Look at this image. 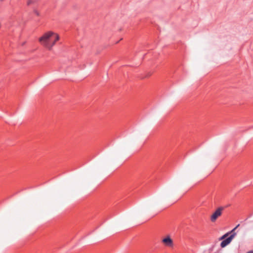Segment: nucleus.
<instances>
[{"mask_svg": "<svg viewBox=\"0 0 253 253\" xmlns=\"http://www.w3.org/2000/svg\"><path fill=\"white\" fill-rule=\"evenodd\" d=\"M32 2V0H29L27 2V3L28 5H29L30 4H31Z\"/></svg>", "mask_w": 253, "mask_h": 253, "instance_id": "0eeeda50", "label": "nucleus"}, {"mask_svg": "<svg viewBox=\"0 0 253 253\" xmlns=\"http://www.w3.org/2000/svg\"><path fill=\"white\" fill-rule=\"evenodd\" d=\"M34 12L35 14H36L37 16H39L40 13L37 10H35Z\"/></svg>", "mask_w": 253, "mask_h": 253, "instance_id": "39448f33", "label": "nucleus"}, {"mask_svg": "<svg viewBox=\"0 0 253 253\" xmlns=\"http://www.w3.org/2000/svg\"><path fill=\"white\" fill-rule=\"evenodd\" d=\"M223 209V207H219L213 212L210 218L211 221L212 222H215L221 215Z\"/></svg>", "mask_w": 253, "mask_h": 253, "instance_id": "7ed1b4c3", "label": "nucleus"}, {"mask_svg": "<svg viewBox=\"0 0 253 253\" xmlns=\"http://www.w3.org/2000/svg\"><path fill=\"white\" fill-rule=\"evenodd\" d=\"M248 253H253V251L249 252Z\"/></svg>", "mask_w": 253, "mask_h": 253, "instance_id": "1a4fd4ad", "label": "nucleus"}, {"mask_svg": "<svg viewBox=\"0 0 253 253\" xmlns=\"http://www.w3.org/2000/svg\"><path fill=\"white\" fill-rule=\"evenodd\" d=\"M229 234V233H227L219 238V240H223L220 244V246L221 248H224L228 244H229L236 234L235 233H234V234H232L230 237L224 240L228 236Z\"/></svg>", "mask_w": 253, "mask_h": 253, "instance_id": "f03ea898", "label": "nucleus"}, {"mask_svg": "<svg viewBox=\"0 0 253 253\" xmlns=\"http://www.w3.org/2000/svg\"><path fill=\"white\" fill-rule=\"evenodd\" d=\"M237 228L235 227L234 229H233L231 231V233H233V234L234 233V231L235 230H236Z\"/></svg>", "mask_w": 253, "mask_h": 253, "instance_id": "423d86ee", "label": "nucleus"}, {"mask_svg": "<svg viewBox=\"0 0 253 253\" xmlns=\"http://www.w3.org/2000/svg\"><path fill=\"white\" fill-rule=\"evenodd\" d=\"M162 242L166 246L169 247H172L173 245V243L172 239L170 236L168 235L165 237L162 240Z\"/></svg>", "mask_w": 253, "mask_h": 253, "instance_id": "20e7f679", "label": "nucleus"}, {"mask_svg": "<svg viewBox=\"0 0 253 253\" xmlns=\"http://www.w3.org/2000/svg\"><path fill=\"white\" fill-rule=\"evenodd\" d=\"M239 225H240V224H238V225L236 226V227L237 228H238V227L239 226Z\"/></svg>", "mask_w": 253, "mask_h": 253, "instance_id": "6e6552de", "label": "nucleus"}, {"mask_svg": "<svg viewBox=\"0 0 253 253\" xmlns=\"http://www.w3.org/2000/svg\"><path fill=\"white\" fill-rule=\"evenodd\" d=\"M59 38V36L57 34L52 31H48L39 38V42L44 47L51 50Z\"/></svg>", "mask_w": 253, "mask_h": 253, "instance_id": "f257e3e1", "label": "nucleus"}]
</instances>
